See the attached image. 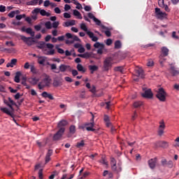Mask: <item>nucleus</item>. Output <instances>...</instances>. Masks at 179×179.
<instances>
[{"label": "nucleus", "mask_w": 179, "mask_h": 179, "mask_svg": "<svg viewBox=\"0 0 179 179\" xmlns=\"http://www.w3.org/2000/svg\"><path fill=\"white\" fill-rule=\"evenodd\" d=\"M112 57H106L103 61V71L105 72H108L111 68H113V62Z\"/></svg>", "instance_id": "obj_1"}, {"label": "nucleus", "mask_w": 179, "mask_h": 179, "mask_svg": "<svg viewBox=\"0 0 179 179\" xmlns=\"http://www.w3.org/2000/svg\"><path fill=\"white\" fill-rule=\"evenodd\" d=\"M155 15L157 19L159 20H164V19H167L168 15L166 12L162 11L159 8H155Z\"/></svg>", "instance_id": "obj_2"}, {"label": "nucleus", "mask_w": 179, "mask_h": 179, "mask_svg": "<svg viewBox=\"0 0 179 179\" xmlns=\"http://www.w3.org/2000/svg\"><path fill=\"white\" fill-rule=\"evenodd\" d=\"M166 96L167 93L163 87L159 88L156 94V97L159 100V101H166Z\"/></svg>", "instance_id": "obj_3"}, {"label": "nucleus", "mask_w": 179, "mask_h": 179, "mask_svg": "<svg viewBox=\"0 0 179 179\" xmlns=\"http://www.w3.org/2000/svg\"><path fill=\"white\" fill-rule=\"evenodd\" d=\"M110 166L113 171H115L116 173H120V171H121V165H120V164L117 165L115 158H110Z\"/></svg>", "instance_id": "obj_4"}, {"label": "nucleus", "mask_w": 179, "mask_h": 179, "mask_svg": "<svg viewBox=\"0 0 179 179\" xmlns=\"http://www.w3.org/2000/svg\"><path fill=\"white\" fill-rule=\"evenodd\" d=\"M51 84V79L48 78H44L41 83H38V87L39 90H43L44 87L50 86Z\"/></svg>", "instance_id": "obj_5"}, {"label": "nucleus", "mask_w": 179, "mask_h": 179, "mask_svg": "<svg viewBox=\"0 0 179 179\" xmlns=\"http://www.w3.org/2000/svg\"><path fill=\"white\" fill-rule=\"evenodd\" d=\"M143 93L141 94L144 99H153V92L151 89L143 88Z\"/></svg>", "instance_id": "obj_6"}, {"label": "nucleus", "mask_w": 179, "mask_h": 179, "mask_svg": "<svg viewBox=\"0 0 179 179\" xmlns=\"http://www.w3.org/2000/svg\"><path fill=\"white\" fill-rule=\"evenodd\" d=\"M94 117L92 116V118L91 120V122H87L85 124V127H86V129L87 131H91L92 132H94V131H96L95 129H94Z\"/></svg>", "instance_id": "obj_7"}, {"label": "nucleus", "mask_w": 179, "mask_h": 179, "mask_svg": "<svg viewBox=\"0 0 179 179\" xmlns=\"http://www.w3.org/2000/svg\"><path fill=\"white\" fill-rule=\"evenodd\" d=\"M64 128L59 129L57 132L53 136V141H59L62 138L64 133Z\"/></svg>", "instance_id": "obj_8"}, {"label": "nucleus", "mask_w": 179, "mask_h": 179, "mask_svg": "<svg viewBox=\"0 0 179 179\" xmlns=\"http://www.w3.org/2000/svg\"><path fill=\"white\" fill-rule=\"evenodd\" d=\"M59 71H55V73H59V72H66V71H71V66L66 64H61L59 66Z\"/></svg>", "instance_id": "obj_9"}, {"label": "nucleus", "mask_w": 179, "mask_h": 179, "mask_svg": "<svg viewBox=\"0 0 179 179\" xmlns=\"http://www.w3.org/2000/svg\"><path fill=\"white\" fill-rule=\"evenodd\" d=\"M31 38L30 37H26L24 36H21V40L24 41L27 45H33V43H34V40H31Z\"/></svg>", "instance_id": "obj_10"}, {"label": "nucleus", "mask_w": 179, "mask_h": 179, "mask_svg": "<svg viewBox=\"0 0 179 179\" xmlns=\"http://www.w3.org/2000/svg\"><path fill=\"white\" fill-rule=\"evenodd\" d=\"M158 5L160 8H162L166 12H170V8L165 1H158Z\"/></svg>", "instance_id": "obj_11"}, {"label": "nucleus", "mask_w": 179, "mask_h": 179, "mask_svg": "<svg viewBox=\"0 0 179 179\" xmlns=\"http://www.w3.org/2000/svg\"><path fill=\"white\" fill-rule=\"evenodd\" d=\"M78 57H80V58H85V59H89V58H92V57H93V52H86L83 54L78 55Z\"/></svg>", "instance_id": "obj_12"}, {"label": "nucleus", "mask_w": 179, "mask_h": 179, "mask_svg": "<svg viewBox=\"0 0 179 179\" xmlns=\"http://www.w3.org/2000/svg\"><path fill=\"white\" fill-rule=\"evenodd\" d=\"M66 125H68V121L62 120L60 122H59L57 124V128H59V129H62V128H63L65 131V127H66Z\"/></svg>", "instance_id": "obj_13"}, {"label": "nucleus", "mask_w": 179, "mask_h": 179, "mask_svg": "<svg viewBox=\"0 0 179 179\" xmlns=\"http://www.w3.org/2000/svg\"><path fill=\"white\" fill-rule=\"evenodd\" d=\"M94 22H96V24L97 26H100L103 30H108V27L104 26L103 24H101V21L97 18H94Z\"/></svg>", "instance_id": "obj_14"}, {"label": "nucleus", "mask_w": 179, "mask_h": 179, "mask_svg": "<svg viewBox=\"0 0 179 179\" xmlns=\"http://www.w3.org/2000/svg\"><path fill=\"white\" fill-rule=\"evenodd\" d=\"M156 163H157V158L151 159L148 161L150 169H155L156 167Z\"/></svg>", "instance_id": "obj_15"}, {"label": "nucleus", "mask_w": 179, "mask_h": 179, "mask_svg": "<svg viewBox=\"0 0 179 179\" xmlns=\"http://www.w3.org/2000/svg\"><path fill=\"white\" fill-rule=\"evenodd\" d=\"M136 75L138 78H141V79L145 78V74L142 69H136Z\"/></svg>", "instance_id": "obj_16"}, {"label": "nucleus", "mask_w": 179, "mask_h": 179, "mask_svg": "<svg viewBox=\"0 0 179 179\" xmlns=\"http://www.w3.org/2000/svg\"><path fill=\"white\" fill-rule=\"evenodd\" d=\"M17 64V59H12L10 62L6 64V68H13Z\"/></svg>", "instance_id": "obj_17"}, {"label": "nucleus", "mask_w": 179, "mask_h": 179, "mask_svg": "<svg viewBox=\"0 0 179 179\" xmlns=\"http://www.w3.org/2000/svg\"><path fill=\"white\" fill-rule=\"evenodd\" d=\"M75 20H71L70 21H66L63 23L64 27H69V26H75L76 24Z\"/></svg>", "instance_id": "obj_18"}, {"label": "nucleus", "mask_w": 179, "mask_h": 179, "mask_svg": "<svg viewBox=\"0 0 179 179\" xmlns=\"http://www.w3.org/2000/svg\"><path fill=\"white\" fill-rule=\"evenodd\" d=\"M20 76H22V72L17 71L15 73L14 78V82H15V83H20Z\"/></svg>", "instance_id": "obj_19"}, {"label": "nucleus", "mask_w": 179, "mask_h": 179, "mask_svg": "<svg viewBox=\"0 0 179 179\" xmlns=\"http://www.w3.org/2000/svg\"><path fill=\"white\" fill-rule=\"evenodd\" d=\"M87 36H89L90 38H91L92 41L96 42L99 40V38L97 36H94V34L92 31H88Z\"/></svg>", "instance_id": "obj_20"}, {"label": "nucleus", "mask_w": 179, "mask_h": 179, "mask_svg": "<svg viewBox=\"0 0 179 179\" xmlns=\"http://www.w3.org/2000/svg\"><path fill=\"white\" fill-rule=\"evenodd\" d=\"M0 110L5 114H7V115H10L11 118H13V113H10V111H9V109H8L7 108H1Z\"/></svg>", "instance_id": "obj_21"}, {"label": "nucleus", "mask_w": 179, "mask_h": 179, "mask_svg": "<svg viewBox=\"0 0 179 179\" xmlns=\"http://www.w3.org/2000/svg\"><path fill=\"white\" fill-rule=\"evenodd\" d=\"M41 96H43L45 99H49L50 100H54V96L51 94H48L47 92H43L41 94Z\"/></svg>", "instance_id": "obj_22"}, {"label": "nucleus", "mask_w": 179, "mask_h": 179, "mask_svg": "<svg viewBox=\"0 0 179 179\" xmlns=\"http://www.w3.org/2000/svg\"><path fill=\"white\" fill-rule=\"evenodd\" d=\"M170 71L172 76H177V75H179V70H176L174 66H171Z\"/></svg>", "instance_id": "obj_23"}, {"label": "nucleus", "mask_w": 179, "mask_h": 179, "mask_svg": "<svg viewBox=\"0 0 179 179\" xmlns=\"http://www.w3.org/2000/svg\"><path fill=\"white\" fill-rule=\"evenodd\" d=\"M162 53L161 55H164L165 57H167L169 55V48L166 47H162L161 49Z\"/></svg>", "instance_id": "obj_24"}, {"label": "nucleus", "mask_w": 179, "mask_h": 179, "mask_svg": "<svg viewBox=\"0 0 179 179\" xmlns=\"http://www.w3.org/2000/svg\"><path fill=\"white\" fill-rule=\"evenodd\" d=\"M50 5L52 6V8H55V6H57L55 3L50 2V1H45L44 6H45V8L48 7Z\"/></svg>", "instance_id": "obj_25"}, {"label": "nucleus", "mask_w": 179, "mask_h": 179, "mask_svg": "<svg viewBox=\"0 0 179 179\" xmlns=\"http://www.w3.org/2000/svg\"><path fill=\"white\" fill-rule=\"evenodd\" d=\"M38 80H40V79H38L36 77L31 78H29V83H31V85H35L36 83H38Z\"/></svg>", "instance_id": "obj_26"}, {"label": "nucleus", "mask_w": 179, "mask_h": 179, "mask_svg": "<svg viewBox=\"0 0 179 179\" xmlns=\"http://www.w3.org/2000/svg\"><path fill=\"white\" fill-rule=\"evenodd\" d=\"M166 56H164L163 55H160L159 57V64L162 66H163L164 62H166Z\"/></svg>", "instance_id": "obj_27"}, {"label": "nucleus", "mask_w": 179, "mask_h": 179, "mask_svg": "<svg viewBox=\"0 0 179 179\" xmlns=\"http://www.w3.org/2000/svg\"><path fill=\"white\" fill-rule=\"evenodd\" d=\"M77 69L78 72H82L83 73H85V72H86V69L83 67V66H82V64H78L77 65Z\"/></svg>", "instance_id": "obj_28"}, {"label": "nucleus", "mask_w": 179, "mask_h": 179, "mask_svg": "<svg viewBox=\"0 0 179 179\" xmlns=\"http://www.w3.org/2000/svg\"><path fill=\"white\" fill-rule=\"evenodd\" d=\"M143 104V103H142V101H136L133 103V106H134V108H139V107H142Z\"/></svg>", "instance_id": "obj_29"}, {"label": "nucleus", "mask_w": 179, "mask_h": 179, "mask_svg": "<svg viewBox=\"0 0 179 179\" xmlns=\"http://www.w3.org/2000/svg\"><path fill=\"white\" fill-rule=\"evenodd\" d=\"M89 69L91 71V73H94L95 71H97L99 69V66L96 65H90L89 66Z\"/></svg>", "instance_id": "obj_30"}, {"label": "nucleus", "mask_w": 179, "mask_h": 179, "mask_svg": "<svg viewBox=\"0 0 179 179\" xmlns=\"http://www.w3.org/2000/svg\"><path fill=\"white\" fill-rule=\"evenodd\" d=\"M46 58L45 57H39L38 58V63L40 65H44V62H45Z\"/></svg>", "instance_id": "obj_31"}, {"label": "nucleus", "mask_w": 179, "mask_h": 179, "mask_svg": "<svg viewBox=\"0 0 179 179\" xmlns=\"http://www.w3.org/2000/svg\"><path fill=\"white\" fill-rule=\"evenodd\" d=\"M85 146V140H82L80 142H78L76 148L78 149H80V148H83Z\"/></svg>", "instance_id": "obj_32"}, {"label": "nucleus", "mask_w": 179, "mask_h": 179, "mask_svg": "<svg viewBox=\"0 0 179 179\" xmlns=\"http://www.w3.org/2000/svg\"><path fill=\"white\" fill-rule=\"evenodd\" d=\"M73 13L74 16H77L78 19H83L82 14H80V12H79L78 10H74Z\"/></svg>", "instance_id": "obj_33"}, {"label": "nucleus", "mask_w": 179, "mask_h": 179, "mask_svg": "<svg viewBox=\"0 0 179 179\" xmlns=\"http://www.w3.org/2000/svg\"><path fill=\"white\" fill-rule=\"evenodd\" d=\"M37 48H39V50H43V48H45V42L41 41L38 43Z\"/></svg>", "instance_id": "obj_34"}, {"label": "nucleus", "mask_w": 179, "mask_h": 179, "mask_svg": "<svg viewBox=\"0 0 179 179\" xmlns=\"http://www.w3.org/2000/svg\"><path fill=\"white\" fill-rule=\"evenodd\" d=\"M80 29H81V30H83V31H85L87 34V32L90 31L87 30V27L86 26V24H85V23L80 24Z\"/></svg>", "instance_id": "obj_35"}, {"label": "nucleus", "mask_w": 179, "mask_h": 179, "mask_svg": "<svg viewBox=\"0 0 179 179\" xmlns=\"http://www.w3.org/2000/svg\"><path fill=\"white\" fill-rule=\"evenodd\" d=\"M94 48H104V44L100 43L99 42H96L94 44Z\"/></svg>", "instance_id": "obj_36"}, {"label": "nucleus", "mask_w": 179, "mask_h": 179, "mask_svg": "<svg viewBox=\"0 0 179 179\" xmlns=\"http://www.w3.org/2000/svg\"><path fill=\"white\" fill-rule=\"evenodd\" d=\"M40 14L41 15V16H47L48 17L51 15L50 13H47V11H45V10L44 9L41 10Z\"/></svg>", "instance_id": "obj_37"}, {"label": "nucleus", "mask_w": 179, "mask_h": 179, "mask_svg": "<svg viewBox=\"0 0 179 179\" xmlns=\"http://www.w3.org/2000/svg\"><path fill=\"white\" fill-rule=\"evenodd\" d=\"M26 33H27V34H30L31 37H34L35 33L34 31H33V29H31V28H27L26 29Z\"/></svg>", "instance_id": "obj_38"}, {"label": "nucleus", "mask_w": 179, "mask_h": 179, "mask_svg": "<svg viewBox=\"0 0 179 179\" xmlns=\"http://www.w3.org/2000/svg\"><path fill=\"white\" fill-rule=\"evenodd\" d=\"M114 71L115 72H120L121 73H124V68H122V66H116L114 68Z\"/></svg>", "instance_id": "obj_39"}, {"label": "nucleus", "mask_w": 179, "mask_h": 179, "mask_svg": "<svg viewBox=\"0 0 179 179\" xmlns=\"http://www.w3.org/2000/svg\"><path fill=\"white\" fill-rule=\"evenodd\" d=\"M121 46L122 44L120 41H116L115 42V48H116L117 50H120V48H121Z\"/></svg>", "instance_id": "obj_40"}, {"label": "nucleus", "mask_w": 179, "mask_h": 179, "mask_svg": "<svg viewBox=\"0 0 179 179\" xmlns=\"http://www.w3.org/2000/svg\"><path fill=\"white\" fill-rule=\"evenodd\" d=\"M159 146H161V148H169V143L166 142V141H161L159 142Z\"/></svg>", "instance_id": "obj_41"}, {"label": "nucleus", "mask_w": 179, "mask_h": 179, "mask_svg": "<svg viewBox=\"0 0 179 179\" xmlns=\"http://www.w3.org/2000/svg\"><path fill=\"white\" fill-rule=\"evenodd\" d=\"M102 30V33H105L107 37H111V31H110V28L108 27V29Z\"/></svg>", "instance_id": "obj_42"}, {"label": "nucleus", "mask_w": 179, "mask_h": 179, "mask_svg": "<svg viewBox=\"0 0 179 179\" xmlns=\"http://www.w3.org/2000/svg\"><path fill=\"white\" fill-rule=\"evenodd\" d=\"M19 13V10L11 11L10 13H8V16L9 17H15V15Z\"/></svg>", "instance_id": "obj_43"}, {"label": "nucleus", "mask_w": 179, "mask_h": 179, "mask_svg": "<svg viewBox=\"0 0 179 179\" xmlns=\"http://www.w3.org/2000/svg\"><path fill=\"white\" fill-rule=\"evenodd\" d=\"M45 27H46V29H52V25L51 24V22L48 21L45 23Z\"/></svg>", "instance_id": "obj_44"}, {"label": "nucleus", "mask_w": 179, "mask_h": 179, "mask_svg": "<svg viewBox=\"0 0 179 179\" xmlns=\"http://www.w3.org/2000/svg\"><path fill=\"white\" fill-rule=\"evenodd\" d=\"M56 50H57V52H59V54H64L65 51H64V50L62 48H60L59 45H56L55 46Z\"/></svg>", "instance_id": "obj_45"}, {"label": "nucleus", "mask_w": 179, "mask_h": 179, "mask_svg": "<svg viewBox=\"0 0 179 179\" xmlns=\"http://www.w3.org/2000/svg\"><path fill=\"white\" fill-rule=\"evenodd\" d=\"M70 134H75L76 132V127L73 125H71L69 128Z\"/></svg>", "instance_id": "obj_46"}, {"label": "nucleus", "mask_w": 179, "mask_h": 179, "mask_svg": "<svg viewBox=\"0 0 179 179\" xmlns=\"http://www.w3.org/2000/svg\"><path fill=\"white\" fill-rule=\"evenodd\" d=\"M38 3V1H30L27 3V5H31L32 6H34Z\"/></svg>", "instance_id": "obj_47"}, {"label": "nucleus", "mask_w": 179, "mask_h": 179, "mask_svg": "<svg viewBox=\"0 0 179 179\" xmlns=\"http://www.w3.org/2000/svg\"><path fill=\"white\" fill-rule=\"evenodd\" d=\"M155 65V62L152 59H148L147 62V66H153Z\"/></svg>", "instance_id": "obj_48"}, {"label": "nucleus", "mask_w": 179, "mask_h": 179, "mask_svg": "<svg viewBox=\"0 0 179 179\" xmlns=\"http://www.w3.org/2000/svg\"><path fill=\"white\" fill-rule=\"evenodd\" d=\"M41 8H35L34 10H32L33 15H37L38 13H41Z\"/></svg>", "instance_id": "obj_49"}, {"label": "nucleus", "mask_w": 179, "mask_h": 179, "mask_svg": "<svg viewBox=\"0 0 179 179\" xmlns=\"http://www.w3.org/2000/svg\"><path fill=\"white\" fill-rule=\"evenodd\" d=\"M15 17L17 20H21V19H23V17H26V14L16 15Z\"/></svg>", "instance_id": "obj_50"}, {"label": "nucleus", "mask_w": 179, "mask_h": 179, "mask_svg": "<svg viewBox=\"0 0 179 179\" xmlns=\"http://www.w3.org/2000/svg\"><path fill=\"white\" fill-rule=\"evenodd\" d=\"M74 3L76 5V9H79V10H80V9H82L83 8V7H82V4H80V3H78V1H74Z\"/></svg>", "instance_id": "obj_51"}, {"label": "nucleus", "mask_w": 179, "mask_h": 179, "mask_svg": "<svg viewBox=\"0 0 179 179\" xmlns=\"http://www.w3.org/2000/svg\"><path fill=\"white\" fill-rule=\"evenodd\" d=\"M6 45H8V47H15V43L12 41H6Z\"/></svg>", "instance_id": "obj_52"}, {"label": "nucleus", "mask_w": 179, "mask_h": 179, "mask_svg": "<svg viewBox=\"0 0 179 179\" xmlns=\"http://www.w3.org/2000/svg\"><path fill=\"white\" fill-rule=\"evenodd\" d=\"M27 80H22L21 81V83L22 85H23V86H26V89H30V86H29L27 85Z\"/></svg>", "instance_id": "obj_53"}, {"label": "nucleus", "mask_w": 179, "mask_h": 179, "mask_svg": "<svg viewBox=\"0 0 179 179\" xmlns=\"http://www.w3.org/2000/svg\"><path fill=\"white\" fill-rule=\"evenodd\" d=\"M58 26H59V22H54L52 23V27L53 29H57L58 27Z\"/></svg>", "instance_id": "obj_54"}, {"label": "nucleus", "mask_w": 179, "mask_h": 179, "mask_svg": "<svg viewBox=\"0 0 179 179\" xmlns=\"http://www.w3.org/2000/svg\"><path fill=\"white\" fill-rule=\"evenodd\" d=\"M31 72H32V73H37V69H36V67L34 66H31Z\"/></svg>", "instance_id": "obj_55"}, {"label": "nucleus", "mask_w": 179, "mask_h": 179, "mask_svg": "<svg viewBox=\"0 0 179 179\" xmlns=\"http://www.w3.org/2000/svg\"><path fill=\"white\" fill-rule=\"evenodd\" d=\"M166 166L169 167V169H173V161L170 160L167 162Z\"/></svg>", "instance_id": "obj_56"}, {"label": "nucleus", "mask_w": 179, "mask_h": 179, "mask_svg": "<svg viewBox=\"0 0 179 179\" xmlns=\"http://www.w3.org/2000/svg\"><path fill=\"white\" fill-rule=\"evenodd\" d=\"M38 174V178L43 179V169H39Z\"/></svg>", "instance_id": "obj_57"}, {"label": "nucleus", "mask_w": 179, "mask_h": 179, "mask_svg": "<svg viewBox=\"0 0 179 179\" xmlns=\"http://www.w3.org/2000/svg\"><path fill=\"white\" fill-rule=\"evenodd\" d=\"M162 165L164 166V167H166L167 166V160L166 159H164L161 161Z\"/></svg>", "instance_id": "obj_58"}, {"label": "nucleus", "mask_w": 179, "mask_h": 179, "mask_svg": "<svg viewBox=\"0 0 179 179\" xmlns=\"http://www.w3.org/2000/svg\"><path fill=\"white\" fill-rule=\"evenodd\" d=\"M38 146H39V148H44V146H45V143H41L39 141L36 142Z\"/></svg>", "instance_id": "obj_59"}, {"label": "nucleus", "mask_w": 179, "mask_h": 179, "mask_svg": "<svg viewBox=\"0 0 179 179\" xmlns=\"http://www.w3.org/2000/svg\"><path fill=\"white\" fill-rule=\"evenodd\" d=\"M4 51H7V52H13V51H15V48H4Z\"/></svg>", "instance_id": "obj_60"}, {"label": "nucleus", "mask_w": 179, "mask_h": 179, "mask_svg": "<svg viewBox=\"0 0 179 179\" xmlns=\"http://www.w3.org/2000/svg\"><path fill=\"white\" fill-rule=\"evenodd\" d=\"M87 15H88V17H90V19H92L93 20L96 19V17L92 13H89Z\"/></svg>", "instance_id": "obj_61"}, {"label": "nucleus", "mask_w": 179, "mask_h": 179, "mask_svg": "<svg viewBox=\"0 0 179 179\" xmlns=\"http://www.w3.org/2000/svg\"><path fill=\"white\" fill-rule=\"evenodd\" d=\"M99 162L101 163V164L107 166V161H106V159L103 157L101 158V160H100Z\"/></svg>", "instance_id": "obj_62"}, {"label": "nucleus", "mask_w": 179, "mask_h": 179, "mask_svg": "<svg viewBox=\"0 0 179 179\" xmlns=\"http://www.w3.org/2000/svg\"><path fill=\"white\" fill-rule=\"evenodd\" d=\"M65 36L66 37V38H73V35H72V34H71V33H66L65 34Z\"/></svg>", "instance_id": "obj_63"}, {"label": "nucleus", "mask_w": 179, "mask_h": 179, "mask_svg": "<svg viewBox=\"0 0 179 179\" xmlns=\"http://www.w3.org/2000/svg\"><path fill=\"white\" fill-rule=\"evenodd\" d=\"M78 52H80V54L85 52V48H83V46H80L78 50Z\"/></svg>", "instance_id": "obj_64"}]
</instances>
